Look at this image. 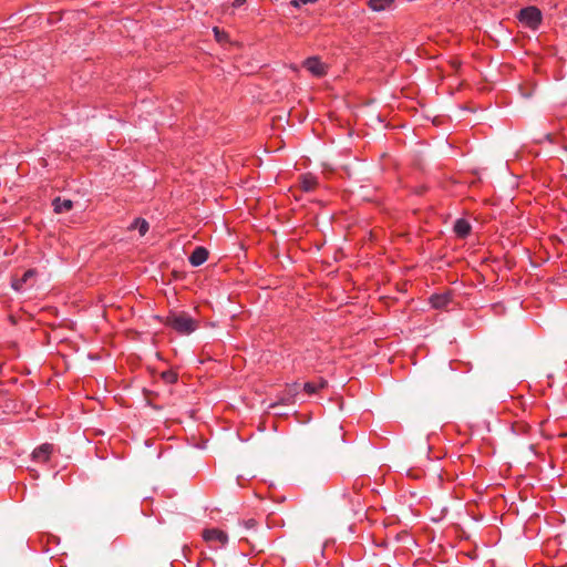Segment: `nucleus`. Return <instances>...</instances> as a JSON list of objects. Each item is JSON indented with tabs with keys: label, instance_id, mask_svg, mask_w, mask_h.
<instances>
[{
	"label": "nucleus",
	"instance_id": "1",
	"mask_svg": "<svg viewBox=\"0 0 567 567\" xmlns=\"http://www.w3.org/2000/svg\"><path fill=\"white\" fill-rule=\"evenodd\" d=\"M157 319L179 334H190L198 327V322L185 311H171L166 317H157Z\"/></svg>",
	"mask_w": 567,
	"mask_h": 567
},
{
	"label": "nucleus",
	"instance_id": "2",
	"mask_svg": "<svg viewBox=\"0 0 567 567\" xmlns=\"http://www.w3.org/2000/svg\"><path fill=\"white\" fill-rule=\"evenodd\" d=\"M202 537L208 547L213 549L224 548L229 540L227 533L216 527L205 528L202 532Z\"/></svg>",
	"mask_w": 567,
	"mask_h": 567
},
{
	"label": "nucleus",
	"instance_id": "3",
	"mask_svg": "<svg viewBox=\"0 0 567 567\" xmlns=\"http://www.w3.org/2000/svg\"><path fill=\"white\" fill-rule=\"evenodd\" d=\"M517 19L520 23H523L525 27L537 30L543 21V14L542 11L534 6L526 7L519 10L517 14Z\"/></svg>",
	"mask_w": 567,
	"mask_h": 567
},
{
	"label": "nucleus",
	"instance_id": "4",
	"mask_svg": "<svg viewBox=\"0 0 567 567\" xmlns=\"http://www.w3.org/2000/svg\"><path fill=\"white\" fill-rule=\"evenodd\" d=\"M38 271L35 269H28L21 277L13 275L11 277V287L13 290L20 292L30 289L35 285Z\"/></svg>",
	"mask_w": 567,
	"mask_h": 567
},
{
	"label": "nucleus",
	"instance_id": "5",
	"mask_svg": "<svg viewBox=\"0 0 567 567\" xmlns=\"http://www.w3.org/2000/svg\"><path fill=\"white\" fill-rule=\"evenodd\" d=\"M299 384L297 382L287 384L284 391L278 395V401L269 405L270 409L278 404L290 405L296 402V396L299 393Z\"/></svg>",
	"mask_w": 567,
	"mask_h": 567
},
{
	"label": "nucleus",
	"instance_id": "6",
	"mask_svg": "<svg viewBox=\"0 0 567 567\" xmlns=\"http://www.w3.org/2000/svg\"><path fill=\"white\" fill-rule=\"evenodd\" d=\"M303 68L307 69L312 75L321 78L327 74V66L318 56H310L302 63Z\"/></svg>",
	"mask_w": 567,
	"mask_h": 567
},
{
	"label": "nucleus",
	"instance_id": "7",
	"mask_svg": "<svg viewBox=\"0 0 567 567\" xmlns=\"http://www.w3.org/2000/svg\"><path fill=\"white\" fill-rule=\"evenodd\" d=\"M52 452H53V445L49 444V443H44L33 451L32 457L35 462L45 463L49 461Z\"/></svg>",
	"mask_w": 567,
	"mask_h": 567
},
{
	"label": "nucleus",
	"instance_id": "8",
	"mask_svg": "<svg viewBox=\"0 0 567 567\" xmlns=\"http://www.w3.org/2000/svg\"><path fill=\"white\" fill-rule=\"evenodd\" d=\"M299 184H300V188L303 192H313L318 187L319 182H318L317 176H315L311 173H306V174L300 175Z\"/></svg>",
	"mask_w": 567,
	"mask_h": 567
},
{
	"label": "nucleus",
	"instance_id": "9",
	"mask_svg": "<svg viewBox=\"0 0 567 567\" xmlns=\"http://www.w3.org/2000/svg\"><path fill=\"white\" fill-rule=\"evenodd\" d=\"M208 250L205 247H196L188 257L189 264L194 267L203 265L208 259Z\"/></svg>",
	"mask_w": 567,
	"mask_h": 567
},
{
	"label": "nucleus",
	"instance_id": "10",
	"mask_svg": "<svg viewBox=\"0 0 567 567\" xmlns=\"http://www.w3.org/2000/svg\"><path fill=\"white\" fill-rule=\"evenodd\" d=\"M453 230L456 237L464 239L471 234L472 226L468 220L464 218H458L454 223Z\"/></svg>",
	"mask_w": 567,
	"mask_h": 567
},
{
	"label": "nucleus",
	"instance_id": "11",
	"mask_svg": "<svg viewBox=\"0 0 567 567\" xmlns=\"http://www.w3.org/2000/svg\"><path fill=\"white\" fill-rule=\"evenodd\" d=\"M327 385H328V382L324 379L320 378L317 381L306 382L303 384V391L308 395H312V394L319 392L321 389H324Z\"/></svg>",
	"mask_w": 567,
	"mask_h": 567
},
{
	"label": "nucleus",
	"instance_id": "12",
	"mask_svg": "<svg viewBox=\"0 0 567 567\" xmlns=\"http://www.w3.org/2000/svg\"><path fill=\"white\" fill-rule=\"evenodd\" d=\"M53 209L56 214H63L66 212H70L73 207V203L70 199H61L60 197H56L53 203Z\"/></svg>",
	"mask_w": 567,
	"mask_h": 567
},
{
	"label": "nucleus",
	"instance_id": "13",
	"mask_svg": "<svg viewBox=\"0 0 567 567\" xmlns=\"http://www.w3.org/2000/svg\"><path fill=\"white\" fill-rule=\"evenodd\" d=\"M395 0H369L368 7L375 12L390 9Z\"/></svg>",
	"mask_w": 567,
	"mask_h": 567
},
{
	"label": "nucleus",
	"instance_id": "14",
	"mask_svg": "<svg viewBox=\"0 0 567 567\" xmlns=\"http://www.w3.org/2000/svg\"><path fill=\"white\" fill-rule=\"evenodd\" d=\"M451 301V298L449 295L442 293V295H433L430 298V302L433 308L435 309H442L445 308L449 302Z\"/></svg>",
	"mask_w": 567,
	"mask_h": 567
},
{
	"label": "nucleus",
	"instance_id": "15",
	"mask_svg": "<svg viewBox=\"0 0 567 567\" xmlns=\"http://www.w3.org/2000/svg\"><path fill=\"white\" fill-rule=\"evenodd\" d=\"M150 225L143 218H136L134 221L130 225L128 229H137L141 236H144L148 231Z\"/></svg>",
	"mask_w": 567,
	"mask_h": 567
},
{
	"label": "nucleus",
	"instance_id": "16",
	"mask_svg": "<svg viewBox=\"0 0 567 567\" xmlns=\"http://www.w3.org/2000/svg\"><path fill=\"white\" fill-rule=\"evenodd\" d=\"M161 379L166 383V384H174L177 382L178 380V374L177 372L173 371V370H166V371H163L161 373Z\"/></svg>",
	"mask_w": 567,
	"mask_h": 567
},
{
	"label": "nucleus",
	"instance_id": "17",
	"mask_svg": "<svg viewBox=\"0 0 567 567\" xmlns=\"http://www.w3.org/2000/svg\"><path fill=\"white\" fill-rule=\"evenodd\" d=\"M512 429L514 432L526 433L528 430V425H526L524 423H515L512 425Z\"/></svg>",
	"mask_w": 567,
	"mask_h": 567
},
{
	"label": "nucleus",
	"instance_id": "18",
	"mask_svg": "<svg viewBox=\"0 0 567 567\" xmlns=\"http://www.w3.org/2000/svg\"><path fill=\"white\" fill-rule=\"evenodd\" d=\"M315 2H317V0H291L290 6H292L295 8H300L302 4L315 3Z\"/></svg>",
	"mask_w": 567,
	"mask_h": 567
},
{
	"label": "nucleus",
	"instance_id": "19",
	"mask_svg": "<svg viewBox=\"0 0 567 567\" xmlns=\"http://www.w3.org/2000/svg\"><path fill=\"white\" fill-rule=\"evenodd\" d=\"M244 525L246 528H252L257 525V522L254 518H249L247 520H244Z\"/></svg>",
	"mask_w": 567,
	"mask_h": 567
},
{
	"label": "nucleus",
	"instance_id": "20",
	"mask_svg": "<svg viewBox=\"0 0 567 567\" xmlns=\"http://www.w3.org/2000/svg\"><path fill=\"white\" fill-rule=\"evenodd\" d=\"M245 2H246V0H234V1H233V7H234V8H239V7H241Z\"/></svg>",
	"mask_w": 567,
	"mask_h": 567
},
{
	"label": "nucleus",
	"instance_id": "21",
	"mask_svg": "<svg viewBox=\"0 0 567 567\" xmlns=\"http://www.w3.org/2000/svg\"><path fill=\"white\" fill-rule=\"evenodd\" d=\"M214 31H215L216 35L218 37V33H219L218 28H214Z\"/></svg>",
	"mask_w": 567,
	"mask_h": 567
}]
</instances>
